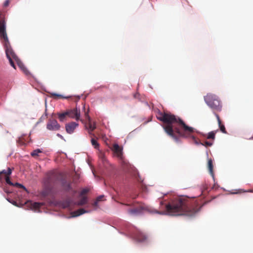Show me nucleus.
<instances>
[{
	"mask_svg": "<svg viewBox=\"0 0 253 253\" xmlns=\"http://www.w3.org/2000/svg\"><path fill=\"white\" fill-rule=\"evenodd\" d=\"M157 118L159 120L167 124L164 127V129L166 132L175 141L178 140V137L175 134L174 131L180 137L192 138L196 144L201 143L193 135L195 129L187 126L179 118H177L170 113L160 111L157 114Z\"/></svg>",
	"mask_w": 253,
	"mask_h": 253,
	"instance_id": "obj_1",
	"label": "nucleus"
},
{
	"mask_svg": "<svg viewBox=\"0 0 253 253\" xmlns=\"http://www.w3.org/2000/svg\"><path fill=\"white\" fill-rule=\"evenodd\" d=\"M165 208V211H156L155 212L171 216L185 215L192 217L200 211L201 206L196 201L187 197L181 196L166 205Z\"/></svg>",
	"mask_w": 253,
	"mask_h": 253,
	"instance_id": "obj_2",
	"label": "nucleus"
},
{
	"mask_svg": "<svg viewBox=\"0 0 253 253\" xmlns=\"http://www.w3.org/2000/svg\"><path fill=\"white\" fill-rule=\"evenodd\" d=\"M204 100L207 105L213 111H220L222 109L221 102L215 94L209 93L204 96Z\"/></svg>",
	"mask_w": 253,
	"mask_h": 253,
	"instance_id": "obj_3",
	"label": "nucleus"
},
{
	"mask_svg": "<svg viewBox=\"0 0 253 253\" xmlns=\"http://www.w3.org/2000/svg\"><path fill=\"white\" fill-rule=\"evenodd\" d=\"M126 206H132L133 208L128 209L127 212L131 215H137L141 213L144 210V208L141 206L135 207L134 205L125 204Z\"/></svg>",
	"mask_w": 253,
	"mask_h": 253,
	"instance_id": "obj_4",
	"label": "nucleus"
},
{
	"mask_svg": "<svg viewBox=\"0 0 253 253\" xmlns=\"http://www.w3.org/2000/svg\"><path fill=\"white\" fill-rule=\"evenodd\" d=\"M46 128L49 130L56 131L60 129V126L56 120L49 119L46 124Z\"/></svg>",
	"mask_w": 253,
	"mask_h": 253,
	"instance_id": "obj_5",
	"label": "nucleus"
},
{
	"mask_svg": "<svg viewBox=\"0 0 253 253\" xmlns=\"http://www.w3.org/2000/svg\"><path fill=\"white\" fill-rule=\"evenodd\" d=\"M12 169L8 168L6 170H3L0 172V181L3 179V175H4L6 182L10 185H14V184L10 180L9 175L11 174Z\"/></svg>",
	"mask_w": 253,
	"mask_h": 253,
	"instance_id": "obj_6",
	"label": "nucleus"
},
{
	"mask_svg": "<svg viewBox=\"0 0 253 253\" xmlns=\"http://www.w3.org/2000/svg\"><path fill=\"white\" fill-rule=\"evenodd\" d=\"M72 182L70 180H67L64 179L61 181V185L63 190L66 192L73 191L76 193L75 191H74L72 187Z\"/></svg>",
	"mask_w": 253,
	"mask_h": 253,
	"instance_id": "obj_7",
	"label": "nucleus"
},
{
	"mask_svg": "<svg viewBox=\"0 0 253 253\" xmlns=\"http://www.w3.org/2000/svg\"><path fill=\"white\" fill-rule=\"evenodd\" d=\"M68 116L76 120H79L80 117V111L77 108L69 110L66 111Z\"/></svg>",
	"mask_w": 253,
	"mask_h": 253,
	"instance_id": "obj_8",
	"label": "nucleus"
},
{
	"mask_svg": "<svg viewBox=\"0 0 253 253\" xmlns=\"http://www.w3.org/2000/svg\"><path fill=\"white\" fill-rule=\"evenodd\" d=\"M78 126V123L73 122L66 124L65 125L66 131L68 133L72 134Z\"/></svg>",
	"mask_w": 253,
	"mask_h": 253,
	"instance_id": "obj_9",
	"label": "nucleus"
},
{
	"mask_svg": "<svg viewBox=\"0 0 253 253\" xmlns=\"http://www.w3.org/2000/svg\"><path fill=\"white\" fill-rule=\"evenodd\" d=\"M84 115L85 118L88 120V129H89V133H91V131H93L95 128L96 126L94 123H92L91 122L90 118L89 116L88 115V112L89 110L87 109V110L86 111H85V106H84Z\"/></svg>",
	"mask_w": 253,
	"mask_h": 253,
	"instance_id": "obj_10",
	"label": "nucleus"
},
{
	"mask_svg": "<svg viewBox=\"0 0 253 253\" xmlns=\"http://www.w3.org/2000/svg\"><path fill=\"white\" fill-rule=\"evenodd\" d=\"M113 151L116 156L120 159L123 158V148L117 144H115L113 146Z\"/></svg>",
	"mask_w": 253,
	"mask_h": 253,
	"instance_id": "obj_11",
	"label": "nucleus"
},
{
	"mask_svg": "<svg viewBox=\"0 0 253 253\" xmlns=\"http://www.w3.org/2000/svg\"><path fill=\"white\" fill-rule=\"evenodd\" d=\"M214 114L217 119L218 126L220 128V131L223 133H225V134L227 133V131L226 130L225 127L224 126L223 124H222L221 121L220 119L219 115L218 114H217L216 113H214Z\"/></svg>",
	"mask_w": 253,
	"mask_h": 253,
	"instance_id": "obj_12",
	"label": "nucleus"
},
{
	"mask_svg": "<svg viewBox=\"0 0 253 253\" xmlns=\"http://www.w3.org/2000/svg\"><path fill=\"white\" fill-rule=\"evenodd\" d=\"M147 236L141 232L138 233L135 237L136 240L138 242H144L147 239Z\"/></svg>",
	"mask_w": 253,
	"mask_h": 253,
	"instance_id": "obj_13",
	"label": "nucleus"
},
{
	"mask_svg": "<svg viewBox=\"0 0 253 253\" xmlns=\"http://www.w3.org/2000/svg\"><path fill=\"white\" fill-rule=\"evenodd\" d=\"M86 212H87V211H86L84 209H80L76 211L72 212H71L72 217L78 216L81 215L83 214V213H84Z\"/></svg>",
	"mask_w": 253,
	"mask_h": 253,
	"instance_id": "obj_14",
	"label": "nucleus"
},
{
	"mask_svg": "<svg viewBox=\"0 0 253 253\" xmlns=\"http://www.w3.org/2000/svg\"><path fill=\"white\" fill-rule=\"evenodd\" d=\"M213 168V166L212 160L211 159H210L208 160V169H209L210 173L212 177H213L214 176Z\"/></svg>",
	"mask_w": 253,
	"mask_h": 253,
	"instance_id": "obj_15",
	"label": "nucleus"
},
{
	"mask_svg": "<svg viewBox=\"0 0 253 253\" xmlns=\"http://www.w3.org/2000/svg\"><path fill=\"white\" fill-rule=\"evenodd\" d=\"M41 153H42V151L41 149H37L31 153V155L32 157L36 158V157L40 156L39 154Z\"/></svg>",
	"mask_w": 253,
	"mask_h": 253,
	"instance_id": "obj_16",
	"label": "nucleus"
},
{
	"mask_svg": "<svg viewBox=\"0 0 253 253\" xmlns=\"http://www.w3.org/2000/svg\"><path fill=\"white\" fill-rule=\"evenodd\" d=\"M58 118L61 122H63L67 116H68V114L66 112L63 113H59L58 114Z\"/></svg>",
	"mask_w": 253,
	"mask_h": 253,
	"instance_id": "obj_17",
	"label": "nucleus"
},
{
	"mask_svg": "<svg viewBox=\"0 0 253 253\" xmlns=\"http://www.w3.org/2000/svg\"><path fill=\"white\" fill-rule=\"evenodd\" d=\"M87 202V198L85 196H83L82 199L79 201L78 205L79 206H83L86 204Z\"/></svg>",
	"mask_w": 253,
	"mask_h": 253,
	"instance_id": "obj_18",
	"label": "nucleus"
},
{
	"mask_svg": "<svg viewBox=\"0 0 253 253\" xmlns=\"http://www.w3.org/2000/svg\"><path fill=\"white\" fill-rule=\"evenodd\" d=\"M55 177V174L53 173L48 174L47 177V183L49 184L52 182V179Z\"/></svg>",
	"mask_w": 253,
	"mask_h": 253,
	"instance_id": "obj_19",
	"label": "nucleus"
},
{
	"mask_svg": "<svg viewBox=\"0 0 253 253\" xmlns=\"http://www.w3.org/2000/svg\"><path fill=\"white\" fill-rule=\"evenodd\" d=\"M42 205H43V204L42 203L35 202L32 204V207L35 210L39 209Z\"/></svg>",
	"mask_w": 253,
	"mask_h": 253,
	"instance_id": "obj_20",
	"label": "nucleus"
},
{
	"mask_svg": "<svg viewBox=\"0 0 253 253\" xmlns=\"http://www.w3.org/2000/svg\"><path fill=\"white\" fill-rule=\"evenodd\" d=\"M91 144L94 146V148L97 149L99 148V144L97 140L94 138H92L91 140Z\"/></svg>",
	"mask_w": 253,
	"mask_h": 253,
	"instance_id": "obj_21",
	"label": "nucleus"
},
{
	"mask_svg": "<svg viewBox=\"0 0 253 253\" xmlns=\"http://www.w3.org/2000/svg\"><path fill=\"white\" fill-rule=\"evenodd\" d=\"M215 135V132L211 131L208 133V136H207V138L209 139H214Z\"/></svg>",
	"mask_w": 253,
	"mask_h": 253,
	"instance_id": "obj_22",
	"label": "nucleus"
},
{
	"mask_svg": "<svg viewBox=\"0 0 253 253\" xmlns=\"http://www.w3.org/2000/svg\"><path fill=\"white\" fill-rule=\"evenodd\" d=\"M51 95L52 97H53L55 99H58V98H65L63 97L62 95L58 94L55 93H52L51 94Z\"/></svg>",
	"mask_w": 253,
	"mask_h": 253,
	"instance_id": "obj_23",
	"label": "nucleus"
},
{
	"mask_svg": "<svg viewBox=\"0 0 253 253\" xmlns=\"http://www.w3.org/2000/svg\"><path fill=\"white\" fill-rule=\"evenodd\" d=\"M200 144L206 147H209L212 146V143L209 141H205L204 143H200Z\"/></svg>",
	"mask_w": 253,
	"mask_h": 253,
	"instance_id": "obj_24",
	"label": "nucleus"
},
{
	"mask_svg": "<svg viewBox=\"0 0 253 253\" xmlns=\"http://www.w3.org/2000/svg\"><path fill=\"white\" fill-rule=\"evenodd\" d=\"M13 186H16V187H19V188H22L24 190L27 191V189L25 188V187L24 186H23V185L19 183H15V184H14Z\"/></svg>",
	"mask_w": 253,
	"mask_h": 253,
	"instance_id": "obj_25",
	"label": "nucleus"
},
{
	"mask_svg": "<svg viewBox=\"0 0 253 253\" xmlns=\"http://www.w3.org/2000/svg\"><path fill=\"white\" fill-rule=\"evenodd\" d=\"M88 192V190L87 189H83L80 193V196H83L84 195L86 194Z\"/></svg>",
	"mask_w": 253,
	"mask_h": 253,
	"instance_id": "obj_26",
	"label": "nucleus"
},
{
	"mask_svg": "<svg viewBox=\"0 0 253 253\" xmlns=\"http://www.w3.org/2000/svg\"><path fill=\"white\" fill-rule=\"evenodd\" d=\"M8 60L11 66H12L14 68H15L14 61H13L14 59L13 58H9Z\"/></svg>",
	"mask_w": 253,
	"mask_h": 253,
	"instance_id": "obj_27",
	"label": "nucleus"
},
{
	"mask_svg": "<svg viewBox=\"0 0 253 253\" xmlns=\"http://www.w3.org/2000/svg\"><path fill=\"white\" fill-rule=\"evenodd\" d=\"M9 0H6L4 3V6H7L9 5Z\"/></svg>",
	"mask_w": 253,
	"mask_h": 253,
	"instance_id": "obj_28",
	"label": "nucleus"
},
{
	"mask_svg": "<svg viewBox=\"0 0 253 253\" xmlns=\"http://www.w3.org/2000/svg\"><path fill=\"white\" fill-rule=\"evenodd\" d=\"M104 197V196H100L98 197L97 198L96 200H97V201H100Z\"/></svg>",
	"mask_w": 253,
	"mask_h": 253,
	"instance_id": "obj_29",
	"label": "nucleus"
},
{
	"mask_svg": "<svg viewBox=\"0 0 253 253\" xmlns=\"http://www.w3.org/2000/svg\"><path fill=\"white\" fill-rule=\"evenodd\" d=\"M98 202H99V201H97V200H96V201H95V202H94V203H93V206H97V204H98Z\"/></svg>",
	"mask_w": 253,
	"mask_h": 253,
	"instance_id": "obj_30",
	"label": "nucleus"
},
{
	"mask_svg": "<svg viewBox=\"0 0 253 253\" xmlns=\"http://www.w3.org/2000/svg\"><path fill=\"white\" fill-rule=\"evenodd\" d=\"M57 136H58L59 137L62 138V139L63 138V137L61 134H60L59 133H57Z\"/></svg>",
	"mask_w": 253,
	"mask_h": 253,
	"instance_id": "obj_31",
	"label": "nucleus"
},
{
	"mask_svg": "<svg viewBox=\"0 0 253 253\" xmlns=\"http://www.w3.org/2000/svg\"><path fill=\"white\" fill-rule=\"evenodd\" d=\"M204 188H205V189H207V186H206V187H205Z\"/></svg>",
	"mask_w": 253,
	"mask_h": 253,
	"instance_id": "obj_32",
	"label": "nucleus"
},
{
	"mask_svg": "<svg viewBox=\"0 0 253 253\" xmlns=\"http://www.w3.org/2000/svg\"><path fill=\"white\" fill-rule=\"evenodd\" d=\"M250 191L251 192H253V190H250Z\"/></svg>",
	"mask_w": 253,
	"mask_h": 253,
	"instance_id": "obj_33",
	"label": "nucleus"
}]
</instances>
